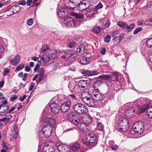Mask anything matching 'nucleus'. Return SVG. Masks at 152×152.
Segmentation results:
<instances>
[{
    "label": "nucleus",
    "instance_id": "obj_17",
    "mask_svg": "<svg viewBox=\"0 0 152 152\" xmlns=\"http://www.w3.org/2000/svg\"><path fill=\"white\" fill-rule=\"evenodd\" d=\"M96 138V136L94 133L89 134L87 137L86 140L89 143H94Z\"/></svg>",
    "mask_w": 152,
    "mask_h": 152
},
{
    "label": "nucleus",
    "instance_id": "obj_59",
    "mask_svg": "<svg viewBox=\"0 0 152 152\" xmlns=\"http://www.w3.org/2000/svg\"><path fill=\"white\" fill-rule=\"evenodd\" d=\"M142 102L141 101L139 100L138 101V104L139 106H140V107L141 108V112L140 113H142V103L141 102Z\"/></svg>",
    "mask_w": 152,
    "mask_h": 152
},
{
    "label": "nucleus",
    "instance_id": "obj_9",
    "mask_svg": "<svg viewBox=\"0 0 152 152\" xmlns=\"http://www.w3.org/2000/svg\"><path fill=\"white\" fill-rule=\"evenodd\" d=\"M89 85V82L87 80H81L78 83V86L82 90L87 89Z\"/></svg>",
    "mask_w": 152,
    "mask_h": 152
},
{
    "label": "nucleus",
    "instance_id": "obj_21",
    "mask_svg": "<svg viewBox=\"0 0 152 152\" xmlns=\"http://www.w3.org/2000/svg\"><path fill=\"white\" fill-rule=\"evenodd\" d=\"M87 45L86 42L83 43L77 49L76 52L77 53L83 52L84 51L85 46Z\"/></svg>",
    "mask_w": 152,
    "mask_h": 152
},
{
    "label": "nucleus",
    "instance_id": "obj_58",
    "mask_svg": "<svg viewBox=\"0 0 152 152\" xmlns=\"http://www.w3.org/2000/svg\"><path fill=\"white\" fill-rule=\"evenodd\" d=\"M4 52V48L3 47L0 45V58L1 57V54Z\"/></svg>",
    "mask_w": 152,
    "mask_h": 152
},
{
    "label": "nucleus",
    "instance_id": "obj_57",
    "mask_svg": "<svg viewBox=\"0 0 152 152\" xmlns=\"http://www.w3.org/2000/svg\"><path fill=\"white\" fill-rule=\"evenodd\" d=\"M18 96L16 95H15L13 96L12 97H11L10 98V100L12 102L14 101L17 98Z\"/></svg>",
    "mask_w": 152,
    "mask_h": 152
},
{
    "label": "nucleus",
    "instance_id": "obj_29",
    "mask_svg": "<svg viewBox=\"0 0 152 152\" xmlns=\"http://www.w3.org/2000/svg\"><path fill=\"white\" fill-rule=\"evenodd\" d=\"M80 62L83 64L86 65L89 63V61L88 60L87 57L83 56L80 60Z\"/></svg>",
    "mask_w": 152,
    "mask_h": 152
},
{
    "label": "nucleus",
    "instance_id": "obj_51",
    "mask_svg": "<svg viewBox=\"0 0 152 152\" xmlns=\"http://www.w3.org/2000/svg\"><path fill=\"white\" fill-rule=\"evenodd\" d=\"M130 111H132V112L131 113H131V114H130V116L131 117H132V116H131V115H133V113L135 112V110L132 108H131V109H129V110H127L126 112V115L127 114V113H129V112Z\"/></svg>",
    "mask_w": 152,
    "mask_h": 152
},
{
    "label": "nucleus",
    "instance_id": "obj_53",
    "mask_svg": "<svg viewBox=\"0 0 152 152\" xmlns=\"http://www.w3.org/2000/svg\"><path fill=\"white\" fill-rule=\"evenodd\" d=\"M110 36L109 35H107L104 38V40L105 42H108L110 41Z\"/></svg>",
    "mask_w": 152,
    "mask_h": 152
},
{
    "label": "nucleus",
    "instance_id": "obj_36",
    "mask_svg": "<svg viewBox=\"0 0 152 152\" xmlns=\"http://www.w3.org/2000/svg\"><path fill=\"white\" fill-rule=\"evenodd\" d=\"M135 24L133 23L130 24L129 26L128 25L126 27V31H129L133 29L134 27Z\"/></svg>",
    "mask_w": 152,
    "mask_h": 152
},
{
    "label": "nucleus",
    "instance_id": "obj_50",
    "mask_svg": "<svg viewBox=\"0 0 152 152\" xmlns=\"http://www.w3.org/2000/svg\"><path fill=\"white\" fill-rule=\"evenodd\" d=\"M24 67V65L23 64H20L18 66L16 69L17 71H19L21 70Z\"/></svg>",
    "mask_w": 152,
    "mask_h": 152
},
{
    "label": "nucleus",
    "instance_id": "obj_28",
    "mask_svg": "<svg viewBox=\"0 0 152 152\" xmlns=\"http://www.w3.org/2000/svg\"><path fill=\"white\" fill-rule=\"evenodd\" d=\"M119 74L117 72H114L112 74V76H111L112 80L113 81H118V80Z\"/></svg>",
    "mask_w": 152,
    "mask_h": 152
},
{
    "label": "nucleus",
    "instance_id": "obj_22",
    "mask_svg": "<svg viewBox=\"0 0 152 152\" xmlns=\"http://www.w3.org/2000/svg\"><path fill=\"white\" fill-rule=\"evenodd\" d=\"M117 25L124 29L126 28V27L128 26L127 23L124 21H119L117 22Z\"/></svg>",
    "mask_w": 152,
    "mask_h": 152
},
{
    "label": "nucleus",
    "instance_id": "obj_26",
    "mask_svg": "<svg viewBox=\"0 0 152 152\" xmlns=\"http://www.w3.org/2000/svg\"><path fill=\"white\" fill-rule=\"evenodd\" d=\"M71 149L73 151L77 150L80 148V146L77 143H74L72 145H70Z\"/></svg>",
    "mask_w": 152,
    "mask_h": 152
},
{
    "label": "nucleus",
    "instance_id": "obj_30",
    "mask_svg": "<svg viewBox=\"0 0 152 152\" xmlns=\"http://www.w3.org/2000/svg\"><path fill=\"white\" fill-rule=\"evenodd\" d=\"M65 55L67 58L70 57L74 55V51L73 50H68L65 52Z\"/></svg>",
    "mask_w": 152,
    "mask_h": 152
},
{
    "label": "nucleus",
    "instance_id": "obj_10",
    "mask_svg": "<svg viewBox=\"0 0 152 152\" xmlns=\"http://www.w3.org/2000/svg\"><path fill=\"white\" fill-rule=\"evenodd\" d=\"M21 7L18 5L12 7L8 10L10 15H12L19 12L21 10Z\"/></svg>",
    "mask_w": 152,
    "mask_h": 152
},
{
    "label": "nucleus",
    "instance_id": "obj_45",
    "mask_svg": "<svg viewBox=\"0 0 152 152\" xmlns=\"http://www.w3.org/2000/svg\"><path fill=\"white\" fill-rule=\"evenodd\" d=\"M12 118V116L11 115H7L6 117H5V118L6 120V121H5V124H7Z\"/></svg>",
    "mask_w": 152,
    "mask_h": 152
},
{
    "label": "nucleus",
    "instance_id": "obj_3",
    "mask_svg": "<svg viewBox=\"0 0 152 152\" xmlns=\"http://www.w3.org/2000/svg\"><path fill=\"white\" fill-rule=\"evenodd\" d=\"M117 125L119 130L121 132H126L129 128V121L125 118H121L118 121Z\"/></svg>",
    "mask_w": 152,
    "mask_h": 152
},
{
    "label": "nucleus",
    "instance_id": "obj_7",
    "mask_svg": "<svg viewBox=\"0 0 152 152\" xmlns=\"http://www.w3.org/2000/svg\"><path fill=\"white\" fill-rule=\"evenodd\" d=\"M55 147V143L50 141L45 144L43 148L44 152H54Z\"/></svg>",
    "mask_w": 152,
    "mask_h": 152
},
{
    "label": "nucleus",
    "instance_id": "obj_4",
    "mask_svg": "<svg viewBox=\"0 0 152 152\" xmlns=\"http://www.w3.org/2000/svg\"><path fill=\"white\" fill-rule=\"evenodd\" d=\"M90 2L89 0H83L78 4L75 7H70L71 9L78 10L82 11L88 9L90 6Z\"/></svg>",
    "mask_w": 152,
    "mask_h": 152
},
{
    "label": "nucleus",
    "instance_id": "obj_14",
    "mask_svg": "<svg viewBox=\"0 0 152 152\" xmlns=\"http://www.w3.org/2000/svg\"><path fill=\"white\" fill-rule=\"evenodd\" d=\"M64 23L69 28L73 27L75 26V23L72 18L67 17L64 20Z\"/></svg>",
    "mask_w": 152,
    "mask_h": 152
},
{
    "label": "nucleus",
    "instance_id": "obj_61",
    "mask_svg": "<svg viewBox=\"0 0 152 152\" xmlns=\"http://www.w3.org/2000/svg\"><path fill=\"white\" fill-rule=\"evenodd\" d=\"M32 2V0H28L26 2V4L28 6H30Z\"/></svg>",
    "mask_w": 152,
    "mask_h": 152
},
{
    "label": "nucleus",
    "instance_id": "obj_23",
    "mask_svg": "<svg viewBox=\"0 0 152 152\" xmlns=\"http://www.w3.org/2000/svg\"><path fill=\"white\" fill-rule=\"evenodd\" d=\"M76 114L74 112H72L69 113L67 115V118L70 122L76 118Z\"/></svg>",
    "mask_w": 152,
    "mask_h": 152
},
{
    "label": "nucleus",
    "instance_id": "obj_41",
    "mask_svg": "<svg viewBox=\"0 0 152 152\" xmlns=\"http://www.w3.org/2000/svg\"><path fill=\"white\" fill-rule=\"evenodd\" d=\"M97 128L100 131H102L104 129V126L101 123L98 122Z\"/></svg>",
    "mask_w": 152,
    "mask_h": 152
},
{
    "label": "nucleus",
    "instance_id": "obj_19",
    "mask_svg": "<svg viewBox=\"0 0 152 152\" xmlns=\"http://www.w3.org/2000/svg\"><path fill=\"white\" fill-rule=\"evenodd\" d=\"M67 14L66 10L62 8H60L58 12V16L59 17H62Z\"/></svg>",
    "mask_w": 152,
    "mask_h": 152
},
{
    "label": "nucleus",
    "instance_id": "obj_37",
    "mask_svg": "<svg viewBox=\"0 0 152 152\" xmlns=\"http://www.w3.org/2000/svg\"><path fill=\"white\" fill-rule=\"evenodd\" d=\"M9 108V106L8 105H4L3 107L2 108H3V110H4V111L1 112V113H2L3 114H7V113H6L8 112V111H7V110H8V109Z\"/></svg>",
    "mask_w": 152,
    "mask_h": 152
},
{
    "label": "nucleus",
    "instance_id": "obj_42",
    "mask_svg": "<svg viewBox=\"0 0 152 152\" xmlns=\"http://www.w3.org/2000/svg\"><path fill=\"white\" fill-rule=\"evenodd\" d=\"M18 127L16 124H13L12 128V131L13 133L15 132L16 133V135H17V132L18 130Z\"/></svg>",
    "mask_w": 152,
    "mask_h": 152
},
{
    "label": "nucleus",
    "instance_id": "obj_38",
    "mask_svg": "<svg viewBox=\"0 0 152 152\" xmlns=\"http://www.w3.org/2000/svg\"><path fill=\"white\" fill-rule=\"evenodd\" d=\"M59 107H58L51 109L50 111L51 113L55 114L58 113L59 112Z\"/></svg>",
    "mask_w": 152,
    "mask_h": 152
},
{
    "label": "nucleus",
    "instance_id": "obj_52",
    "mask_svg": "<svg viewBox=\"0 0 152 152\" xmlns=\"http://www.w3.org/2000/svg\"><path fill=\"white\" fill-rule=\"evenodd\" d=\"M142 29L141 27L138 28L134 31L133 34H137L140 31H141Z\"/></svg>",
    "mask_w": 152,
    "mask_h": 152
},
{
    "label": "nucleus",
    "instance_id": "obj_31",
    "mask_svg": "<svg viewBox=\"0 0 152 152\" xmlns=\"http://www.w3.org/2000/svg\"><path fill=\"white\" fill-rule=\"evenodd\" d=\"M103 6L101 2L99 3L96 5L94 8V12H97L98 10L103 7Z\"/></svg>",
    "mask_w": 152,
    "mask_h": 152
},
{
    "label": "nucleus",
    "instance_id": "obj_63",
    "mask_svg": "<svg viewBox=\"0 0 152 152\" xmlns=\"http://www.w3.org/2000/svg\"><path fill=\"white\" fill-rule=\"evenodd\" d=\"M106 52V49L104 48H103L101 51V53L102 55H104Z\"/></svg>",
    "mask_w": 152,
    "mask_h": 152
},
{
    "label": "nucleus",
    "instance_id": "obj_44",
    "mask_svg": "<svg viewBox=\"0 0 152 152\" xmlns=\"http://www.w3.org/2000/svg\"><path fill=\"white\" fill-rule=\"evenodd\" d=\"M44 72L45 71L42 68H41L38 72L39 76H45Z\"/></svg>",
    "mask_w": 152,
    "mask_h": 152
},
{
    "label": "nucleus",
    "instance_id": "obj_32",
    "mask_svg": "<svg viewBox=\"0 0 152 152\" xmlns=\"http://www.w3.org/2000/svg\"><path fill=\"white\" fill-rule=\"evenodd\" d=\"M71 14L77 19H82L83 18V15L77 13L72 12L71 13Z\"/></svg>",
    "mask_w": 152,
    "mask_h": 152
},
{
    "label": "nucleus",
    "instance_id": "obj_15",
    "mask_svg": "<svg viewBox=\"0 0 152 152\" xmlns=\"http://www.w3.org/2000/svg\"><path fill=\"white\" fill-rule=\"evenodd\" d=\"M92 96L93 98L96 101L101 100L104 97L103 95L97 91H94L92 93Z\"/></svg>",
    "mask_w": 152,
    "mask_h": 152
},
{
    "label": "nucleus",
    "instance_id": "obj_20",
    "mask_svg": "<svg viewBox=\"0 0 152 152\" xmlns=\"http://www.w3.org/2000/svg\"><path fill=\"white\" fill-rule=\"evenodd\" d=\"M76 84L75 82H69L68 84V88L72 92H75L76 91Z\"/></svg>",
    "mask_w": 152,
    "mask_h": 152
},
{
    "label": "nucleus",
    "instance_id": "obj_49",
    "mask_svg": "<svg viewBox=\"0 0 152 152\" xmlns=\"http://www.w3.org/2000/svg\"><path fill=\"white\" fill-rule=\"evenodd\" d=\"M77 45L76 43L74 42H70L68 45V47L70 48H72L75 47Z\"/></svg>",
    "mask_w": 152,
    "mask_h": 152
},
{
    "label": "nucleus",
    "instance_id": "obj_34",
    "mask_svg": "<svg viewBox=\"0 0 152 152\" xmlns=\"http://www.w3.org/2000/svg\"><path fill=\"white\" fill-rule=\"evenodd\" d=\"M86 124L83 122H81L79 126H78V127L80 129L83 131L85 130V128L86 127Z\"/></svg>",
    "mask_w": 152,
    "mask_h": 152
},
{
    "label": "nucleus",
    "instance_id": "obj_5",
    "mask_svg": "<svg viewBox=\"0 0 152 152\" xmlns=\"http://www.w3.org/2000/svg\"><path fill=\"white\" fill-rule=\"evenodd\" d=\"M73 109L75 112L80 114H85L88 111V109L86 107L80 103L73 105Z\"/></svg>",
    "mask_w": 152,
    "mask_h": 152
},
{
    "label": "nucleus",
    "instance_id": "obj_2",
    "mask_svg": "<svg viewBox=\"0 0 152 152\" xmlns=\"http://www.w3.org/2000/svg\"><path fill=\"white\" fill-rule=\"evenodd\" d=\"M81 100L89 107H93L94 105V101L91 97L89 93L83 91L80 95Z\"/></svg>",
    "mask_w": 152,
    "mask_h": 152
},
{
    "label": "nucleus",
    "instance_id": "obj_47",
    "mask_svg": "<svg viewBox=\"0 0 152 152\" xmlns=\"http://www.w3.org/2000/svg\"><path fill=\"white\" fill-rule=\"evenodd\" d=\"M50 107L51 109L57 107H58V105L56 103H52L50 104Z\"/></svg>",
    "mask_w": 152,
    "mask_h": 152
},
{
    "label": "nucleus",
    "instance_id": "obj_64",
    "mask_svg": "<svg viewBox=\"0 0 152 152\" xmlns=\"http://www.w3.org/2000/svg\"><path fill=\"white\" fill-rule=\"evenodd\" d=\"M26 97V95H24L23 97H20L19 98V99L21 102L23 101Z\"/></svg>",
    "mask_w": 152,
    "mask_h": 152
},
{
    "label": "nucleus",
    "instance_id": "obj_55",
    "mask_svg": "<svg viewBox=\"0 0 152 152\" xmlns=\"http://www.w3.org/2000/svg\"><path fill=\"white\" fill-rule=\"evenodd\" d=\"M41 58V56H38V57L37 58L36 56H33L32 57V60H34V61H36L37 60H38H38H39V58Z\"/></svg>",
    "mask_w": 152,
    "mask_h": 152
},
{
    "label": "nucleus",
    "instance_id": "obj_16",
    "mask_svg": "<svg viewBox=\"0 0 152 152\" xmlns=\"http://www.w3.org/2000/svg\"><path fill=\"white\" fill-rule=\"evenodd\" d=\"M44 121L45 123L47 124L46 125H48L51 128L54 127L56 121L53 118L48 117L45 119Z\"/></svg>",
    "mask_w": 152,
    "mask_h": 152
},
{
    "label": "nucleus",
    "instance_id": "obj_33",
    "mask_svg": "<svg viewBox=\"0 0 152 152\" xmlns=\"http://www.w3.org/2000/svg\"><path fill=\"white\" fill-rule=\"evenodd\" d=\"M111 76L110 75H103L99 76V77L103 80H108L111 78Z\"/></svg>",
    "mask_w": 152,
    "mask_h": 152
},
{
    "label": "nucleus",
    "instance_id": "obj_60",
    "mask_svg": "<svg viewBox=\"0 0 152 152\" xmlns=\"http://www.w3.org/2000/svg\"><path fill=\"white\" fill-rule=\"evenodd\" d=\"M34 86H35V84L33 83H32L31 84V86L30 87V88H29V90L30 91H31L34 88Z\"/></svg>",
    "mask_w": 152,
    "mask_h": 152
},
{
    "label": "nucleus",
    "instance_id": "obj_1",
    "mask_svg": "<svg viewBox=\"0 0 152 152\" xmlns=\"http://www.w3.org/2000/svg\"><path fill=\"white\" fill-rule=\"evenodd\" d=\"M61 53V51H57L56 50L50 51L48 54H45L43 57H41L38 62L43 66L45 65L49 61L51 58L55 59L57 56L59 55Z\"/></svg>",
    "mask_w": 152,
    "mask_h": 152
},
{
    "label": "nucleus",
    "instance_id": "obj_25",
    "mask_svg": "<svg viewBox=\"0 0 152 152\" xmlns=\"http://www.w3.org/2000/svg\"><path fill=\"white\" fill-rule=\"evenodd\" d=\"M38 84L39 83L42 84L45 83L46 81V80L45 79V76H39L38 81L36 80Z\"/></svg>",
    "mask_w": 152,
    "mask_h": 152
},
{
    "label": "nucleus",
    "instance_id": "obj_48",
    "mask_svg": "<svg viewBox=\"0 0 152 152\" xmlns=\"http://www.w3.org/2000/svg\"><path fill=\"white\" fill-rule=\"evenodd\" d=\"M33 22L34 20L33 18H30L27 20L26 23L28 25L31 26L33 24Z\"/></svg>",
    "mask_w": 152,
    "mask_h": 152
},
{
    "label": "nucleus",
    "instance_id": "obj_27",
    "mask_svg": "<svg viewBox=\"0 0 152 152\" xmlns=\"http://www.w3.org/2000/svg\"><path fill=\"white\" fill-rule=\"evenodd\" d=\"M102 83L101 81H96L94 83L93 86V87L95 90V91H97L98 89V87L99 86V84Z\"/></svg>",
    "mask_w": 152,
    "mask_h": 152
},
{
    "label": "nucleus",
    "instance_id": "obj_43",
    "mask_svg": "<svg viewBox=\"0 0 152 152\" xmlns=\"http://www.w3.org/2000/svg\"><path fill=\"white\" fill-rule=\"evenodd\" d=\"M146 44L148 47H152V39H149L146 42Z\"/></svg>",
    "mask_w": 152,
    "mask_h": 152
},
{
    "label": "nucleus",
    "instance_id": "obj_11",
    "mask_svg": "<svg viewBox=\"0 0 152 152\" xmlns=\"http://www.w3.org/2000/svg\"><path fill=\"white\" fill-rule=\"evenodd\" d=\"M142 121H138L135 123L134 125H136L137 126L134 127V129L133 130L134 132L135 133H140L141 134L142 131H141L142 126Z\"/></svg>",
    "mask_w": 152,
    "mask_h": 152
},
{
    "label": "nucleus",
    "instance_id": "obj_56",
    "mask_svg": "<svg viewBox=\"0 0 152 152\" xmlns=\"http://www.w3.org/2000/svg\"><path fill=\"white\" fill-rule=\"evenodd\" d=\"M110 20H107L106 23L105 24L104 26L105 28H107L110 26Z\"/></svg>",
    "mask_w": 152,
    "mask_h": 152
},
{
    "label": "nucleus",
    "instance_id": "obj_18",
    "mask_svg": "<svg viewBox=\"0 0 152 152\" xmlns=\"http://www.w3.org/2000/svg\"><path fill=\"white\" fill-rule=\"evenodd\" d=\"M20 59V55H17L12 59L10 60V63L13 66L16 65L19 63Z\"/></svg>",
    "mask_w": 152,
    "mask_h": 152
},
{
    "label": "nucleus",
    "instance_id": "obj_35",
    "mask_svg": "<svg viewBox=\"0 0 152 152\" xmlns=\"http://www.w3.org/2000/svg\"><path fill=\"white\" fill-rule=\"evenodd\" d=\"M49 49V47L48 45H45L42 46L41 49V52L44 53L46 51Z\"/></svg>",
    "mask_w": 152,
    "mask_h": 152
},
{
    "label": "nucleus",
    "instance_id": "obj_40",
    "mask_svg": "<svg viewBox=\"0 0 152 152\" xmlns=\"http://www.w3.org/2000/svg\"><path fill=\"white\" fill-rule=\"evenodd\" d=\"M101 29L99 26H95L93 29L94 32L96 34L99 33L101 31Z\"/></svg>",
    "mask_w": 152,
    "mask_h": 152
},
{
    "label": "nucleus",
    "instance_id": "obj_24",
    "mask_svg": "<svg viewBox=\"0 0 152 152\" xmlns=\"http://www.w3.org/2000/svg\"><path fill=\"white\" fill-rule=\"evenodd\" d=\"M82 73L85 76H89L97 74V72L96 71L90 72L88 70H85Z\"/></svg>",
    "mask_w": 152,
    "mask_h": 152
},
{
    "label": "nucleus",
    "instance_id": "obj_62",
    "mask_svg": "<svg viewBox=\"0 0 152 152\" xmlns=\"http://www.w3.org/2000/svg\"><path fill=\"white\" fill-rule=\"evenodd\" d=\"M87 121H88L89 123H91L92 121V117L90 116H88L87 118Z\"/></svg>",
    "mask_w": 152,
    "mask_h": 152
},
{
    "label": "nucleus",
    "instance_id": "obj_6",
    "mask_svg": "<svg viewBox=\"0 0 152 152\" xmlns=\"http://www.w3.org/2000/svg\"><path fill=\"white\" fill-rule=\"evenodd\" d=\"M52 128L49 126L48 125H45L42 127V130L40 132V134L46 138L49 137L51 134L52 132Z\"/></svg>",
    "mask_w": 152,
    "mask_h": 152
},
{
    "label": "nucleus",
    "instance_id": "obj_54",
    "mask_svg": "<svg viewBox=\"0 0 152 152\" xmlns=\"http://www.w3.org/2000/svg\"><path fill=\"white\" fill-rule=\"evenodd\" d=\"M10 70L7 68H5L4 69L3 74L4 76L7 75L9 72H10Z\"/></svg>",
    "mask_w": 152,
    "mask_h": 152
},
{
    "label": "nucleus",
    "instance_id": "obj_8",
    "mask_svg": "<svg viewBox=\"0 0 152 152\" xmlns=\"http://www.w3.org/2000/svg\"><path fill=\"white\" fill-rule=\"evenodd\" d=\"M143 113L148 110L149 111L147 113V115L150 118H152V110L149 109L150 105V102L148 100L143 101Z\"/></svg>",
    "mask_w": 152,
    "mask_h": 152
},
{
    "label": "nucleus",
    "instance_id": "obj_12",
    "mask_svg": "<svg viewBox=\"0 0 152 152\" xmlns=\"http://www.w3.org/2000/svg\"><path fill=\"white\" fill-rule=\"evenodd\" d=\"M71 103L69 101H67L63 103L61 105V109L62 112L65 113L69 110Z\"/></svg>",
    "mask_w": 152,
    "mask_h": 152
},
{
    "label": "nucleus",
    "instance_id": "obj_39",
    "mask_svg": "<svg viewBox=\"0 0 152 152\" xmlns=\"http://www.w3.org/2000/svg\"><path fill=\"white\" fill-rule=\"evenodd\" d=\"M71 122H72L74 125L77 126H79L81 122L79 119L76 118L75 119L73 120Z\"/></svg>",
    "mask_w": 152,
    "mask_h": 152
},
{
    "label": "nucleus",
    "instance_id": "obj_13",
    "mask_svg": "<svg viewBox=\"0 0 152 152\" xmlns=\"http://www.w3.org/2000/svg\"><path fill=\"white\" fill-rule=\"evenodd\" d=\"M58 149L59 152H69L70 150L69 147L68 145L63 144L58 145Z\"/></svg>",
    "mask_w": 152,
    "mask_h": 152
},
{
    "label": "nucleus",
    "instance_id": "obj_46",
    "mask_svg": "<svg viewBox=\"0 0 152 152\" xmlns=\"http://www.w3.org/2000/svg\"><path fill=\"white\" fill-rule=\"evenodd\" d=\"M112 34V37H114V38L113 39H114L115 37L117 38L118 37V35H119V32L117 31H115L113 32Z\"/></svg>",
    "mask_w": 152,
    "mask_h": 152
}]
</instances>
